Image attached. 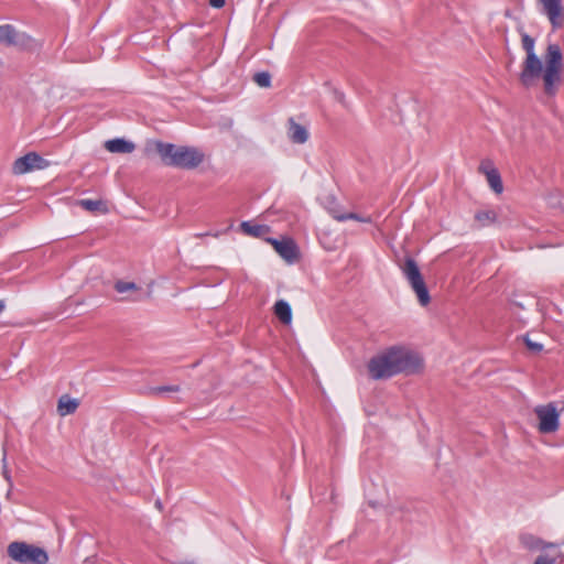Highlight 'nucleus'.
Listing matches in <instances>:
<instances>
[{
	"mask_svg": "<svg viewBox=\"0 0 564 564\" xmlns=\"http://www.w3.org/2000/svg\"><path fill=\"white\" fill-rule=\"evenodd\" d=\"M522 48L525 57L521 65L519 82L524 88H532L540 82L547 96H554L562 82V72L564 69L563 54L561 47L555 43H550L543 54L542 59L535 52V41L527 33L521 35Z\"/></svg>",
	"mask_w": 564,
	"mask_h": 564,
	"instance_id": "nucleus-1",
	"label": "nucleus"
},
{
	"mask_svg": "<svg viewBox=\"0 0 564 564\" xmlns=\"http://www.w3.org/2000/svg\"><path fill=\"white\" fill-rule=\"evenodd\" d=\"M154 149L161 158L162 163L166 166L194 170L204 161V153L194 147L155 141Z\"/></svg>",
	"mask_w": 564,
	"mask_h": 564,
	"instance_id": "nucleus-2",
	"label": "nucleus"
},
{
	"mask_svg": "<svg viewBox=\"0 0 564 564\" xmlns=\"http://www.w3.org/2000/svg\"><path fill=\"white\" fill-rule=\"evenodd\" d=\"M424 370V359L420 352L405 345L390 347V376H414Z\"/></svg>",
	"mask_w": 564,
	"mask_h": 564,
	"instance_id": "nucleus-3",
	"label": "nucleus"
},
{
	"mask_svg": "<svg viewBox=\"0 0 564 564\" xmlns=\"http://www.w3.org/2000/svg\"><path fill=\"white\" fill-rule=\"evenodd\" d=\"M7 553L13 561L21 564H46L48 562V555L44 549L26 542H11Z\"/></svg>",
	"mask_w": 564,
	"mask_h": 564,
	"instance_id": "nucleus-4",
	"label": "nucleus"
},
{
	"mask_svg": "<svg viewBox=\"0 0 564 564\" xmlns=\"http://www.w3.org/2000/svg\"><path fill=\"white\" fill-rule=\"evenodd\" d=\"M400 269L406 280L409 281L412 290L415 292L419 303L422 306L429 305L431 297L423 280V276L419 270L417 264L412 259H406V261L400 264Z\"/></svg>",
	"mask_w": 564,
	"mask_h": 564,
	"instance_id": "nucleus-5",
	"label": "nucleus"
},
{
	"mask_svg": "<svg viewBox=\"0 0 564 564\" xmlns=\"http://www.w3.org/2000/svg\"><path fill=\"white\" fill-rule=\"evenodd\" d=\"M393 122L403 124L408 115L417 108L415 97L408 93L394 94L393 96Z\"/></svg>",
	"mask_w": 564,
	"mask_h": 564,
	"instance_id": "nucleus-6",
	"label": "nucleus"
},
{
	"mask_svg": "<svg viewBox=\"0 0 564 564\" xmlns=\"http://www.w3.org/2000/svg\"><path fill=\"white\" fill-rule=\"evenodd\" d=\"M50 165V162L37 154L36 152L26 153L23 156L18 158L13 165L12 172L15 175L25 174L33 170H43Z\"/></svg>",
	"mask_w": 564,
	"mask_h": 564,
	"instance_id": "nucleus-7",
	"label": "nucleus"
},
{
	"mask_svg": "<svg viewBox=\"0 0 564 564\" xmlns=\"http://www.w3.org/2000/svg\"><path fill=\"white\" fill-rule=\"evenodd\" d=\"M541 11L546 15L554 30L564 25V7L561 0H538Z\"/></svg>",
	"mask_w": 564,
	"mask_h": 564,
	"instance_id": "nucleus-8",
	"label": "nucleus"
},
{
	"mask_svg": "<svg viewBox=\"0 0 564 564\" xmlns=\"http://www.w3.org/2000/svg\"><path fill=\"white\" fill-rule=\"evenodd\" d=\"M268 241L273 246L276 253L289 263L297 261L300 257L299 248L292 238L278 240L269 238Z\"/></svg>",
	"mask_w": 564,
	"mask_h": 564,
	"instance_id": "nucleus-9",
	"label": "nucleus"
},
{
	"mask_svg": "<svg viewBox=\"0 0 564 564\" xmlns=\"http://www.w3.org/2000/svg\"><path fill=\"white\" fill-rule=\"evenodd\" d=\"M540 423H557L561 413L564 412V402H552L539 405L534 410Z\"/></svg>",
	"mask_w": 564,
	"mask_h": 564,
	"instance_id": "nucleus-10",
	"label": "nucleus"
},
{
	"mask_svg": "<svg viewBox=\"0 0 564 564\" xmlns=\"http://www.w3.org/2000/svg\"><path fill=\"white\" fill-rule=\"evenodd\" d=\"M369 377L373 380L388 377V350L373 356L367 364Z\"/></svg>",
	"mask_w": 564,
	"mask_h": 564,
	"instance_id": "nucleus-11",
	"label": "nucleus"
},
{
	"mask_svg": "<svg viewBox=\"0 0 564 564\" xmlns=\"http://www.w3.org/2000/svg\"><path fill=\"white\" fill-rule=\"evenodd\" d=\"M11 46L17 47L21 51L34 52L40 48V44L35 39L25 32H19L14 29V35H12Z\"/></svg>",
	"mask_w": 564,
	"mask_h": 564,
	"instance_id": "nucleus-12",
	"label": "nucleus"
},
{
	"mask_svg": "<svg viewBox=\"0 0 564 564\" xmlns=\"http://www.w3.org/2000/svg\"><path fill=\"white\" fill-rule=\"evenodd\" d=\"M288 137L295 144H303L308 140L307 129L297 123L293 118L289 119Z\"/></svg>",
	"mask_w": 564,
	"mask_h": 564,
	"instance_id": "nucleus-13",
	"label": "nucleus"
},
{
	"mask_svg": "<svg viewBox=\"0 0 564 564\" xmlns=\"http://www.w3.org/2000/svg\"><path fill=\"white\" fill-rule=\"evenodd\" d=\"M105 149L111 153H131L135 145L124 139H112L105 142Z\"/></svg>",
	"mask_w": 564,
	"mask_h": 564,
	"instance_id": "nucleus-14",
	"label": "nucleus"
},
{
	"mask_svg": "<svg viewBox=\"0 0 564 564\" xmlns=\"http://www.w3.org/2000/svg\"><path fill=\"white\" fill-rule=\"evenodd\" d=\"M274 315L279 318V321L284 324L289 325L292 322V308L291 305L284 301L279 300L275 302L273 306Z\"/></svg>",
	"mask_w": 564,
	"mask_h": 564,
	"instance_id": "nucleus-15",
	"label": "nucleus"
},
{
	"mask_svg": "<svg viewBox=\"0 0 564 564\" xmlns=\"http://www.w3.org/2000/svg\"><path fill=\"white\" fill-rule=\"evenodd\" d=\"M78 406L79 401L77 399L70 398L68 394H63L57 402V412L59 415L65 416L74 413Z\"/></svg>",
	"mask_w": 564,
	"mask_h": 564,
	"instance_id": "nucleus-16",
	"label": "nucleus"
},
{
	"mask_svg": "<svg viewBox=\"0 0 564 564\" xmlns=\"http://www.w3.org/2000/svg\"><path fill=\"white\" fill-rule=\"evenodd\" d=\"M240 228L243 234L252 237H262L270 231L267 225L252 224L251 221H242Z\"/></svg>",
	"mask_w": 564,
	"mask_h": 564,
	"instance_id": "nucleus-17",
	"label": "nucleus"
},
{
	"mask_svg": "<svg viewBox=\"0 0 564 564\" xmlns=\"http://www.w3.org/2000/svg\"><path fill=\"white\" fill-rule=\"evenodd\" d=\"M78 205L83 207L84 209L88 212H102L105 213L107 210V207L105 203L100 199L94 200V199H80L78 202Z\"/></svg>",
	"mask_w": 564,
	"mask_h": 564,
	"instance_id": "nucleus-18",
	"label": "nucleus"
},
{
	"mask_svg": "<svg viewBox=\"0 0 564 564\" xmlns=\"http://www.w3.org/2000/svg\"><path fill=\"white\" fill-rule=\"evenodd\" d=\"M486 178H487V182H488L490 188L496 194H501L502 193L503 185H502L501 176H500L498 170L497 171H491V174L486 176Z\"/></svg>",
	"mask_w": 564,
	"mask_h": 564,
	"instance_id": "nucleus-19",
	"label": "nucleus"
},
{
	"mask_svg": "<svg viewBox=\"0 0 564 564\" xmlns=\"http://www.w3.org/2000/svg\"><path fill=\"white\" fill-rule=\"evenodd\" d=\"M496 218L497 215L492 210H480L475 215V220L478 221L481 227L495 223Z\"/></svg>",
	"mask_w": 564,
	"mask_h": 564,
	"instance_id": "nucleus-20",
	"label": "nucleus"
},
{
	"mask_svg": "<svg viewBox=\"0 0 564 564\" xmlns=\"http://www.w3.org/2000/svg\"><path fill=\"white\" fill-rule=\"evenodd\" d=\"M14 26L11 24L0 25V44L11 46L12 35H14Z\"/></svg>",
	"mask_w": 564,
	"mask_h": 564,
	"instance_id": "nucleus-21",
	"label": "nucleus"
},
{
	"mask_svg": "<svg viewBox=\"0 0 564 564\" xmlns=\"http://www.w3.org/2000/svg\"><path fill=\"white\" fill-rule=\"evenodd\" d=\"M253 82L263 88L271 86V74L269 72H259L253 75Z\"/></svg>",
	"mask_w": 564,
	"mask_h": 564,
	"instance_id": "nucleus-22",
	"label": "nucleus"
},
{
	"mask_svg": "<svg viewBox=\"0 0 564 564\" xmlns=\"http://www.w3.org/2000/svg\"><path fill=\"white\" fill-rule=\"evenodd\" d=\"M332 215L334 217V219L338 220V221H345V220H358V221H366V219L361 218L358 214L356 213H337L335 210H332Z\"/></svg>",
	"mask_w": 564,
	"mask_h": 564,
	"instance_id": "nucleus-23",
	"label": "nucleus"
},
{
	"mask_svg": "<svg viewBox=\"0 0 564 564\" xmlns=\"http://www.w3.org/2000/svg\"><path fill=\"white\" fill-rule=\"evenodd\" d=\"M181 390L180 386L177 384H172V386H160V387H154L151 389V393L154 394V395H163L165 393H170V392H178Z\"/></svg>",
	"mask_w": 564,
	"mask_h": 564,
	"instance_id": "nucleus-24",
	"label": "nucleus"
},
{
	"mask_svg": "<svg viewBox=\"0 0 564 564\" xmlns=\"http://www.w3.org/2000/svg\"><path fill=\"white\" fill-rule=\"evenodd\" d=\"M523 341L527 346V348L532 352V354H539L543 350V344L539 343V341H535L533 339L530 338L529 335H525L523 337Z\"/></svg>",
	"mask_w": 564,
	"mask_h": 564,
	"instance_id": "nucleus-25",
	"label": "nucleus"
},
{
	"mask_svg": "<svg viewBox=\"0 0 564 564\" xmlns=\"http://www.w3.org/2000/svg\"><path fill=\"white\" fill-rule=\"evenodd\" d=\"M115 290L118 293H124L132 290H138V286L134 282H126V281H117L115 283Z\"/></svg>",
	"mask_w": 564,
	"mask_h": 564,
	"instance_id": "nucleus-26",
	"label": "nucleus"
},
{
	"mask_svg": "<svg viewBox=\"0 0 564 564\" xmlns=\"http://www.w3.org/2000/svg\"><path fill=\"white\" fill-rule=\"evenodd\" d=\"M491 171H497L492 161L488 159L482 160L478 166V172L484 174L485 176H488L489 174H491Z\"/></svg>",
	"mask_w": 564,
	"mask_h": 564,
	"instance_id": "nucleus-27",
	"label": "nucleus"
},
{
	"mask_svg": "<svg viewBox=\"0 0 564 564\" xmlns=\"http://www.w3.org/2000/svg\"><path fill=\"white\" fill-rule=\"evenodd\" d=\"M558 425H536V433L540 436L553 434L556 432Z\"/></svg>",
	"mask_w": 564,
	"mask_h": 564,
	"instance_id": "nucleus-28",
	"label": "nucleus"
},
{
	"mask_svg": "<svg viewBox=\"0 0 564 564\" xmlns=\"http://www.w3.org/2000/svg\"><path fill=\"white\" fill-rule=\"evenodd\" d=\"M555 560L549 555H540L533 564H554Z\"/></svg>",
	"mask_w": 564,
	"mask_h": 564,
	"instance_id": "nucleus-29",
	"label": "nucleus"
},
{
	"mask_svg": "<svg viewBox=\"0 0 564 564\" xmlns=\"http://www.w3.org/2000/svg\"><path fill=\"white\" fill-rule=\"evenodd\" d=\"M226 0H209V4L213 8L220 9L225 6Z\"/></svg>",
	"mask_w": 564,
	"mask_h": 564,
	"instance_id": "nucleus-30",
	"label": "nucleus"
},
{
	"mask_svg": "<svg viewBox=\"0 0 564 564\" xmlns=\"http://www.w3.org/2000/svg\"><path fill=\"white\" fill-rule=\"evenodd\" d=\"M336 98H337V100H338V101L344 102V98H345V96H344V94H343V93H337V91H336Z\"/></svg>",
	"mask_w": 564,
	"mask_h": 564,
	"instance_id": "nucleus-31",
	"label": "nucleus"
},
{
	"mask_svg": "<svg viewBox=\"0 0 564 564\" xmlns=\"http://www.w3.org/2000/svg\"><path fill=\"white\" fill-rule=\"evenodd\" d=\"M4 307H6L4 302L2 300H0V314L3 312Z\"/></svg>",
	"mask_w": 564,
	"mask_h": 564,
	"instance_id": "nucleus-32",
	"label": "nucleus"
},
{
	"mask_svg": "<svg viewBox=\"0 0 564 564\" xmlns=\"http://www.w3.org/2000/svg\"><path fill=\"white\" fill-rule=\"evenodd\" d=\"M554 544L552 543H549V544H541V545H538V547H551L553 546Z\"/></svg>",
	"mask_w": 564,
	"mask_h": 564,
	"instance_id": "nucleus-33",
	"label": "nucleus"
},
{
	"mask_svg": "<svg viewBox=\"0 0 564 564\" xmlns=\"http://www.w3.org/2000/svg\"><path fill=\"white\" fill-rule=\"evenodd\" d=\"M212 234L209 232H206V234H196L195 236L196 237H205V236H210Z\"/></svg>",
	"mask_w": 564,
	"mask_h": 564,
	"instance_id": "nucleus-34",
	"label": "nucleus"
},
{
	"mask_svg": "<svg viewBox=\"0 0 564 564\" xmlns=\"http://www.w3.org/2000/svg\"><path fill=\"white\" fill-rule=\"evenodd\" d=\"M155 506H156L159 509H161V508H162L161 501H159V500H158V501L155 502Z\"/></svg>",
	"mask_w": 564,
	"mask_h": 564,
	"instance_id": "nucleus-35",
	"label": "nucleus"
},
{
	"mask_svg": "<svg viewBox=\"0 0 564 564\" xmlns=\"http://www.w3.org/2000/svg\"><path fill=\"white\" fill-rule=\"evenodd\" d=\"M4 476L9 480V475H8L7 470H4Z\"/></svg>",
	"mask_w": 564,
	"mask_h": 564,
	"instance_id": "nucleus-36",
	"label": "nucleus"
}]
</instances>
